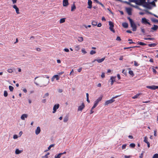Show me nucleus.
Here are the masks:
<instances>
[{
    "label": "nucleus",
    "mask_w": 158,
    "mask_h": 158,
    "mask_svg": "<svg viewBox=\"0 0 158 158\" xmlns=\"http://www.w3.org/2000/svg\"><path fill=\"white\" fill-rule=\"evenodd\" d=\"M131 157V156H127V155H125L124 156V158H130Z\"/></svg>",
    "instance_id": "nucleus-64"
},
{
    "label": "nucleus",
    "mask_w": 158,
    "mask_h": 158,
    "mask_svg": "<svg viewBox=\"0 0 158 158\" xmlns=\"http://www.w3.org/2000/svg\"><path fill=\"white\" fill-rule=\"evenodd\" d=\"M128 41H130V42L129 43V44H132V43H134L133 42H132V39H128Z\"/></svg>",
    "instance_id": "nucleus-51"
},
{
    "label": "nucleus",
    "mask_w": 158,
    "mask_h": 158,
    "mask_svg": "<svg viewBox=\"0 0 158 158\" xmlns=\"http://www.w3.org/2000/svg\"><path fill=\"white\" fill-rule=\"evenodd\" d=\"M122 26L124 27L125 28H127L128 27V24L126 22H124L123 23Z\"/></svg>",
    "instance_id": "nucleus-18"
},
{
    "label": "nucleus",
    "mask_w": 158,
    "mask_h": 158,
    "mask_svg": "<svg viewBox=\"0 0 158 158\" xmlns=\"http://www.w3.org/2000/svg\"><path fill=\"white\" fill-rule=\"evenodd\" d=\"M142 23H144L145 24H148L149 25H150V23L148 22V20H147L146 18H143L142 19Z\"/></svg>",
    "instance_id": "nucleus-9"
},
{
    "label": "nucleus",
    "mask_w": 158,
    "mask_h": 158,
    "mask_svg": "<svg viewBox=\"0 0 158 158\" xmlns=\"http://www.w3.org/2000/svg\"><path fill=\"white\" fill-rule=\"evenodd\" d=\"M8 96V93L5 90L4 92V96L5 97H6Z\"/></svg>",
    "instance_id": "nucleus-38"
},
{
    "label": "nucleus",
    "mask_w": 158,
    "mask_h": 158,
    "mask_svg": "<svg viewBox=\"0 0 158 158\" xmlns=\"http://www.w3.org/2000/svg\"><path fill=\"white\" fill-rule=\"evenodd\" d=\"M148 45L150 47H155L156 45V44L155 43H153L152 44H148Z\"/></svg>",
    "instance_id": "nucleus-21"
},
{
    "label": "nucleus",
    "mask_w": 158,
    "mask_h": 158,
    "mask_svg": "<svg viewBox=\"0 0 158 158\" xmlns=\"http://www.w3.org/2000/svg\"><path fill=\"white\" fill-rule=\"evenodd\" d=\"M46 101V99H44L42 100L41 102L43 103H45Z\"/></svg>",
    "instance_id": "nucleus-58"
},
{
    "label": "nucleus",
    "mask_w": 158,
    "mask_h": 158,
    "mask_svg": "<svg viewBox=\"0 0 158 158\" xmlns=\"http://www.w3.org/2000/svg\"><path fill=\"white\" fill-rule=\"evenodd\" d=\"M62 155V154L60 153H59L58 155H56L54 157V158H60L61 156Z\"/></svg>",
    "instance_id": "nucleus-24"
},
{
    "label": "nucleus",
    "mask_w": 158,
    "mask_h": 158,
    "mask_svg": "<svg viewBox=\"0 0 158 158\" xmlns=\"http://www.w3.org/2000/svg\"><path fill=\"white\" fill-rule=\"evenodd\" d=\"M143 10V11H145L146 12H147V13H148V14H150V15H153V13H151V12H150L148 11V10Z\"/></svg>",
    "instance_id": "nucleus-46"
},
{
    "label": "nucleus",
    "mask_w": 158,
    "mask_h": 158,
    "mask_svg": "<svg viewBox=\"0 0 158 158\" xmlns=\"http://www.w3.org/2000/svg\"><path fill=\"white\" fill-rule=\"evenodd\" d=\"M58 92L60 93H61L63 92V90L61 89H58Z\"/></svg>",
    "instance_id": "nucleus-57"
},
{
    "label": "nucleus",
    "mask_w": 158,
    "mask_h": 158,
    "mask_svg": "<svg viewBox=\"0 0 158 158\" xmlns=\"http://www.w3.org/2000/svg\"><path fill=\"white\" fill-rule=\"evenodd\" d=\"M88 5H91L92 4V2L91 0H88Z\"/></svg>",
    "instance_id": "nucleus-50"
},
{
    "label": "nucleus",
    "mask_w": 158,
    "mask_h": 158,
    "mask_svg": "<svg viewBox=\"0 0 158 158\" xmlns=\"http://www.w3.org/2000/svg\"><path fill=\"white\" fill-rule=\"evenodd\" d=\"M68 119L69 116L68 115H66L64 118L63 121L64 123H66L68 121Z\"/></svg>",
    "instance_id": "nucleus-22"
},
{
    "label": "nucleus",
    "mask_w": 158,
    "mask_h": 158,
    "mask_svg": "<svg viewBox=\"0 0 158 158\" xmlns=\"http://www.w3.org/2000/svg\"><path fill=\"white\" fill-rule=\"evenodd\" d=\"M105 59V57L104 58H102L100 59H97L96 61H97L99 63H101L103 62Z\"/></svg>",
    "instance_id": "nucleus-17"
},
{
    "label": "nucleus",
    "mask_w": 158,
    "mask_h": 158,
    "mask_svg": "<svg viewBox=\"0 0 158 158\" xmlns=\"http://www.w3.org/2000/svg\"><path fill=\"white\" fill-rule=\"evenodd\" d=\"M75 50L78 51L80 49V47L79 45H77L75 46Z\"/></svg>",
    "instance_id": "nucleus-35"
},
{
    "label": "nucleus",
    "mask_w": 158,
    "mask_h": 158,
    "mask_svg": "<svg viewBox=\"0 0 158 158\" xmlns=\"http://www.w3.org/2000/svg\"><path fill=\"white\" fill-rule=\"evenodd\" d=\"M126 11L128 15H131V9L130 8H127L126 9Z\"/></svg>",
    "instance_id": "nucleus-11"
},
{
    "label": "nucleus",
    "mask_w": 158,
    "mask_h": 158,
    "mask_svg": "<svg viewBox=\"0 0 158 158\" xmlns=\"http://www.w3.org/2000/svg\"><path fill=\"white\" fill-rule=\"evenodd\" d=\"M130 3L131 2H135L136 4L139 5H141L140 3L141 0H128Z\"/></svg>",
    "instance_id": "nucleus-4"
},
{
    "label": "nucleus",
    "mask_w": 158,
    "mask_h": 158,
    "mask_svg": "<svg viewBox=\"0 0 158 158\" xmlns=\"http://www.w3.org/2000/svg\"><path fill=\"white\" fill-rule=\"evenodd\" d=\"M40 131L41 130L40 127H38L35 131V134L36 135H38L40 133Z\"/></svg>",
    "instance_id": "nucleus-12"
},
{
    "label": "nucleus",
    "mask_w": 158,
    "mask_h": 158,
    "mask_svg": "<svg viewBox=\"0 0 158 158\" xmlns=\"http://www.w3.org/2000/svg\"><path fill=\"white\" fill-rule=\"evenodd\" d=\"M55 144H52L50 145L48 148V150H49L52 147H53L54 146Z\"/></svg>",
    "instance_id": "nucleus-44"
},
{
    "label": "nucleus",
    "mask_w": 158,
    "mask_h": 158,
    "mask_svg": "<svg viewBox=\"0 0 158 158\" xmlns=\"http://www.w3.org/2000/svg\"><path fill=\"white\" fill-rule=\"evenodd\" d=\"M140 3L141 4L140 5V6H142L147 9H151L152 8V6L150 5L149 2L145 1V0H141Z\"/></svg>",
    "instance_id": "nucleus-1"
},
{
    "label": "nucleus",
    "mask_w": 158,
    "mask_h": 158,
    "mask_svg": "<svg viewBox=\"0 0 158 158\" xmlns=\"http://www.w3.org/2000/svg\"><path fill=\"white\" fill-rule=\"evenodd\" d=\"M154 38H144V39L146 40H154Z\"/></svg>",
    "instance_id": "nucleus-28"
},
{
    "label": "nucleus",
    "mask_w": 158,
    "mask_h": 158,
    "mask_svg": "<svg viewBox=\"0 0 158 158\" xmlns=\"http://www.w3.org/2000/svg\"><path fill=\"white\" fill-rule=\"evenodd\" d=\"M115 101L114 99H113L112 98L106 101L105 103V105H107L110 104L112 103Z\"/></svg>",
    "instance_id": "nucleus-7"
},
{
    "label": "nucleus",
    "mask_w": 158,
    "mask_h": 158,
    "mask_svg": "<svg viewBox=\"0 0 158 158\" xmlns=\"http://www.w3.org/2000/svg\"><path fill=\"white\" fill-rule=\"evenodd\" d=\"M138 44H139L140 45L142 46H145L146 45V44L141 42L138 41L137 42Z\"/></svg>",
    "instance_id": "nucleus-23"
},
{
    "label": "nucleus",
    "mask_w": 158,
    "mask_h": 158,
    "mask_svg": "<svg viewBox=\"0 0 158 158\" xmlns=\"http://www.w3.org/2000/svg\"><path fill=\"white\" fill-rule=\"evenodd\" d=\"M129 146L130 148H133L135 147V144L134 143H131L130 144Z\"/></svg>",
    "instance_id": "nucleus-34"
},
{
    "label": "nucleus",
    "mask_w": 158,
    "mask_h": 158,
    "mask_svg": "<svg viewBox=\"0 0 158 158\" xmlns=\"http://www.w3.org/2000/svg\"><path fill=\"white\" fill-rule=\"evenodd\" d=\"M158 29V26L156 25H154L153 27L151 28V29L154 31H156Z\"/></svg>",
    "instance_id": "nucleus-16"
},
{
    "label": "nucleus",
    "mask_w": 158,
    "mask_h": 158,
    "mask_svg": "<svg viewBox=\"0 0 158 158\" xmlns=\"http://www.w3.org/2000/svg\"><path fill=\"white\" fill-rule=\"evenodd\" d=\"M9 88L10 91H13L14 88L12 86L10 85L9 86Z\"/></svg>",
    "instance_id": "nucleus-39"
},
{
    "label": "nucleus",
    "mask_w": 158,
    "mask_h": 158,
    "mask_svg": "<svg viewBox=\"0 0 158 158\" xmlns=\"http://www.w3.org/2000/svg\"><path fill=\"white\" fill-rule=\"evenodd\" d=\"M132 7H134L135 8H137L140 10H142L141 8H140L138 6H135L133 5Z\"/></svg>",
    "instance_id": "nucleus-37"
},
{
    "label": "nucleus",
    "mask_w": 158,
    "mask_h": 158,
    "mask_svg": "<svg viewBox=\"0 0 158 158\" xmlns=\"http://www.w3.org/2000/svg\"><path fill=\"white\" fill-rule=\"evenodd\" d=\"M28 115L26 114H23L22 115L21 118L23 120H25V118H27Z\"/></svg>",
    "instance_id": "nucleus-15"
},
{
    "label": "nucleus",
    "mask_w": 158,
    "mask_h": 158,
    "mask_svg": "<svg viewBox=\"0 0 158 158\" xmlns=\"http://www.w3.org/2000/svg\"><path fill=\"white\" fill-rule=\"evenodd\" d=\"M64 51L66 52H69V50L68 49L65 48L64 49Z\"/></svg>",
    "instance_id": "nucleus-61"
},
{
    "label": "nucleus",
    "mask_w": 158,
    "mask_h": 158,
    "mask_svg": "<svg viewBox=\"0 0 158 158\" xmlns=\"http://www.w3.org/2000/svg\"><path fill=\"white\" fill-rule=\"evenodd\" d=\"M129 73L132 76V77H133L134 76V74L133 73V71L132 70H129Z\"/></svg>",
    "instance_id": "nucleus-32"
},
{
    "label": "nucleus",
    "mask_w": 158,
    "mask_h": 158,
    "mask_svg": "<svg viewBox=\"0 0 158 158\" xmlns=\"http://www.w3.org/2000/svg\"><path fill=\"white\" fill-rule=\"evenodd\" d=\"M116 40H118V41H121V39L120 38V37L119 36H117V38H116Z\"/></svg>",
    "instance_id": "nucleus-52"
},
{
    "label": "nucleus",
    "mask_w": 158,
    "mask_h": 158,
    "mask_svg": "<svg viewBox=\"0 0 158 158\" xmlns=\"http://www.w3.org/2000/svg\"><path fill=\"white\" fill-rule=\"evenodd\" d=\"M140 95L139 94H136V95H134L133 97H132V98L133 99H135L137 98L139 95Z\"/></svg>",
    "instance_id": "nucleus-30"
},
{
    "label": "nucleus",
    "mask_w": 158,
    "mask_h": 158,
    "mask_svg": "<svg viewBox=\"0 0 158 158\" xmlns=\"http://www.w3.org/2000/svg\"><path fill=\"white\" fill-rule=\"evenodd\" d=\"M63 6H66L69 4L68 0H63Z\"/></svg>",
    "instance_id": "nucleus-13"
},
{
    "label": "nucleus",
    "mask_w": 158,
    "mask_h": 158,
    "mask_svg": "<svg viewBox=\"0 0 158 158\" xmlns=\"http://www.w3.org/2000/svg\"><path fill=\"white\" fill-rule=\"evenodd\" d=\"M78 40L79 42H81L83 40V38L82 37H79L78 38Z\"/></svg>",
    "instance_id": "nucleus-26"
},
{
    "label": "nucleus",
    "mask_w": 158,
    "mask_h": 158,
    "mask_svg": "<svg viewBox=\"0 0 158 158\" xmlns=\"http://www.w3.org/2000/svg\"><path fill=\"white\" fill-rule=\"evenodd\" d=\"M13 7L15 9L17 14H19V9L16 5H14Z\"/></svg>",
    "instance_id": "nucleus-14"
},
{
    "label": "nucleus",
    "mask_w": 158,
    "mask_h": 158,
    "mask_svg": "<svg viewBox=\"0 0 158 158\" xmlns=\"http://www.w3.org/2000/svg\"><path fill=\"white\" fill-rule=\"evenodd\" d=\"M148 137H146V136H145L144 138V140H143V141L144 142H145V143H148L149 142L148 141Z\"/></svg>",
    "instance_id": "nucleus-29"
},
{
    "label": "nucleus",
    "mask_w": 158,
    "mask_h": 158,
    "mask_svg": "<svg viewBox=\"0 0 158 158\" xmlns=\"http://www.w3.org/2000/svg\"><path fill=\"white\" fill-rule=\"evenodd\" d=\"M127 19L129 20L130 23L131 22L133 21L132 19H131L129 17H128L127 18Z\"/></svg>",
    "instance_id": "nucleus-63"
},
{
    "label": "nucleus",
    "mask_w": 158,
    "mask_h": 158,
    "mask_svg": "<svg viewBox=\"0 0 158 158\" xmlns=\"http://www.w3.org/2000/svg\"><path fill=\"white\" fill-rule=\"evenodd\" d=\"M81 52L84 54H85L87 53L85 51V49H82L81 50Z\"/></svg>",
    "instance_id": "nucleus-49"
},
{
    "label": "nucleus",
    "mask_w": 158,
    "mask_h": 158,
    "mask_svg": "<svg viewBox=\"0 0 158 158\" xmlns=\"http://www.w3.org/2000/svg\"><path fill=\"white\" fill-rule=\"evenodd\" d=\"M134 65L136 66H139V64L136 61H134Z\"/></svg>",
    "instance_id": "nucleus-54"
},
{
    "label": "nucleus",
    "mask_w": 158,
    "mask_h": 158,
    "mask_svg": "<svg viewBox=\"0 0 158 158\" xmlns=\"http://www.w3.org/2000/svg\"><path fill=\"white\" fill-rule=\"evenodd\" d=\"M7 71L9 73H12L13 72V70L11 69H9L7 70Z\"/></svg>",
    "instance_id": "nucleus-53"
},
{
    "label": "nucleus",
    "mask_w": 158,
    "mask_h": 158,
    "mask_svg": "<svg viewBox=\"0 0 158 158\" xmlns=\"http://www.w3.org/2000/svg\"><path fill=\"white\" fill-rule=\"evenodd\" d=\"M147 88L150 89L152 90H155L158 89V86L153 85L152 86H147Z\"/></svg>",
    "instance_id": "nucleus-5"
},
{
    "label": "nucleus",
    "mask_w": 158,
    "mask_h": 158,
    "mask_svg": "<svg viewBox=\"0 0 158 158\" xmlns=\"http://www.w3.org/2000/svg\"><path fill=\"white\" fill-rule=\"evenodd\" d=\"M89 64H90V65L89 66V67H87V69H89L90 67H92L93 66V64H91V63H89Z\"/></svg>",
    "instance_id": "nucleus-56"
},
{
    "label": "nucleus",
    "mask_w": 158,
    "mask_h": 158,
    "mask_svg": "<svg viewBox=\"0 0 158 158\" xmlns=\"http://www.w3.org/2000/svg\"><path fill=\"white\" fill-rule=\"evenodd\" d=\"M85 107L84 104L83 103L81 106H79L78 108L77 111H81Z\"/></svg>",
    "instance_id": "nucleus-8"
},
{
    "label": "nucleus",
    "mask_w": 158,
    "mask_h": 158,
    "mask_svg": "<svg viewBox=\"0 0 158 158\" xmlns=\"http://www.w3.org/2000/svg\"><path fill=\"white\" fill-rule=\"evenodd\" d=\"M126 146H127L126 144H123L122 146V149H125L126 148Z\"/></svg>",
    "instance_id": "nucleus-48"
},
{
    "label": "nucleus",
    "mask_w": 158,
    "mask_h": 158,
    "mask_svg": "<svg viewBox=\"0 0 158 158\" xmlns=\"http://www.w3.org/2000/svg\"><path fill=\"white\" fill-rule=\"evenodd\" d=\"M149 3L151 5H152L155 7L156 6V4L154 1H151L150 2H149Z\"/></svg>",
    "instance_id": "nucleus-25"
},
{
    "label": "nucleus",
    "mask_w": 158,
    "mask_h": 158,
    "mask_svg": "<svg viewBox=\"0 0 158 158\" xmlns=\"http://www.w3.org/2000/svg\"><path fill=\"white\" fill-rule=\"evenodd\" d=\"M116 77V76L113 77L112 76L110 78V80H111V85H112L113 84V83L115 81V79Z\"/></svg>",
    "instance_id": "nucleus-10"
},
{
    "label": "nucleus",
    "mask_w": 158,
    "mask_h": 158,
    "mask_svg": "<svg viewBox=\"0 0 158 158\" xmlns=\"http://www.w3.org/2000/svg\"><path fill=\"white\" fill-rule=\"evenodd\" d=\"M101 77L102 78H104L105 77V73H102Z\"/></svg>",
    "instance_id": "nucleus-59"
},
{
    "label": "nucleus",
    "mask_w": 158,
    "mask_h": 158,
    "mask_svg": "<svg viewBox=\"0 0 158 158\" xmlns=\"http://www.w3.org/2000/svg\"><path fill=\"white\" fill-rule=\"evenodd\" d=\"M49 94L48 93H47L44 94V95L43 96L42 98H46L47 97H48L49 96Z\"/></svg>",
    "instance_id": "nucleus-27"
},
{
    "label": "nucleus",
    "mask_w": 158,
    "mask_h": 158,
    "mask_svg": "<svg viewBox=\"0 0 158 158\" xmlns=\"http://www.w3.org/2000/svg\"><path fill=\"white\" fill-rule=\"evenodd\" d=\"M65 21V18H62L60 19V23H64Z\"/></svg>",
    "instance_id": "nucleus-33"
},
{
    "label": "nucleus",
    "mask_w": 158,
    "mask_h": 158,
    "mask_svg": "<svg viewBox=\"0 0 158 158\" xmlns=\"http://www.w3.org/2000/svg\"><path fill=\"white\" fill-rule=\"evenodd\" d=\"M109 25L110 26L109 29L110 30L113 32L114 33L115 32V31L113 29V27H114V23L111 22V21H109Z\"/></svg>",
    "instance_id": "nucleus-3"
},
{
    "label": "nucleus",
    "mask_w": 158,
    "mask_h": 158,
    "mask_svg": "<svg viewBox=\"0 0 158 158\" xmlns=\"http://www.w3.org/2000/svg\"><path fill=\"white\" fill-rule=\"evenodd\" d=\"M152 21L154 23H158V19H156L154 18H152L151 19Z\"/></svg>",
    "instance_id": "nucleus-20"
},
{
    "label": "nucleus",
    "mask_w": 158,
    "mask_h": 158,
    "mask_svg": "<svg viewBox=\"0 0 158 158\" xmlns=\"http://www.w3.org/2000/svg\"><path fill=\"white\" fill-rule=\"evenodd\" d=\"M60 105L59 104H55L53 107V111L52 113H55L56 110L59 108Z\"/></svg>",
    "instance_id": "nucleus-6"
},
{
    "label": "nucleus",
    "mask_w": 158,
    "mask_h": 158,
    "mask_svg": "<svg viewBox=\"0 0 158 158\" xmlns=\"http://www.w3.org/2000/svg\"><path fill=\"white\" fill-rule=\"evenodd\" d=\"M144 152V151L142 152V153L140 154V155L139 156L140 158H143V153Z\"/></svg>",
    "instance_id": "nucleus-47"
},
{
    "label": "nucleus",
    "mask_w": 158,
    "mask_h": 158,
    "mask_svg": "<svg viewBox=\"0 0 158 158\" xmlns=\"http://www.w3.org/2000/svg\"><path fill=\"white\" fill-rule=\"evenodd\" d=\"M131 27L132 28V30L133 31L136 30L137 26L133 21L130 23Z\"/></svg>",
    "instance_id": "nucleus-2"
},
{
    "label": "nucleus",
    "mask_w": 158,
    "mask_h": 158,
    "mask_svg": "<svg viewBox=\"0 0 158 158\" xmlns=\"http://www.w3.org/2000/svg\"><path fill=\"white\" fill-rule=\"evenodd\" d=\"M18 136L17 135H14L13 136V138L14 139H17L18 138Z\"/></svg>",
    "instance_id": "nucleus-60"
},
{
    "label": "nucleus",
    "mask_w": 158,
    "mask_h": 158,
    "mask_svg": "<svg viewBox=\"0 0 158 158\" xmlns=\"http://www.w3.org/2000/svg\"><path fill=\"white\" fill-rule=\"evenodd\" d=\"M54 77H55V78H56V80H59V76L58 75H55L54 76Z\"/></svg>",
    "instance_id": "nucleus-43"
},
{
    "label": "nucleus",
    "mask_w": 158,
    "mask_h": 158,
    "mask_svg": "<svg viewBox=\"0 0 158 158\" xmlns=\"http://www.w3.org/2000/svg\"><path fill=\"white\" fill-rule=\"evenodd\" d=\"M92 24L94 26H96L97 25V22L94 21H93L92 22Z\"/></svg>",
    "instance_id": "nucleus-31"
},
{
    "label": "nucleus",
    "mask_w": 158,
    "mask_h": 158,
    "mask_svg": "<svg viewBox=\"0 0 158 158\" xmlns=\"http://www.w3.org/2000/svg\"><path fill=\"white\" fill-rule=\"evenodd\" d=\"M123 2L124 3H126V4H127L128 5H130V6H132L133 5L131 4L129 2H127V1H123Z\"/></svg>",
    "instance_id": "nucleus-42"
},
{
    "label": "nucleus",
    "mask_w": 158,
    "mask_h": 158,
    "mask_svg": "<svg viewBox=\"0 0 158 158\" xmlns=\"http://www.w3.org/2000/svg\"><path fill=\"white\" fill-rule=\"evenodd\" d=\"M152 158H158V154H155L153 156Z\"/></svg>",
    "instance_id": "nucleus-45"
},
{
    "label": "nucleus",
    "mask_w": 158,
    "mask_h": 158,
    "mask_svg": "<svg viewBox=\"0 0 158 158\" xmlns=\"http://www.w3.org/2000/svg\"><path fill=\"white\" fill-rule=\"evenodd\" d=\"M50 154V153L49 152H48L46 155H45L44 156V157L45 158H47L48 157V155H49Z\"/></svg>",
    "instance_id": "nucleus-62"
},
{
    "label": "nucleus",
    "mask_w": 158,
    "mask_h": 158,
    "mask_svg": "<svg viewBox=\"0 0 158 158\" xmlns=\"http://www.w3.org/2000/svg\"><path fill=\"white\" fill-rule=\"evenodd\" d=\"M102 99V97H100L98 98L96 100L98 102H100Z\"/></svg>",
    "instance_id": "nucleus-40"
},
{
    "label": "nucleus",
    "mask_w": 158,
    "mask_h": 158,
    "mask_svg": "<svg viewBox=\"0 0 158 158\" xmlns=\"http://www.w3.org/2000/svg\"><path fill=\"white\" fill-rule=\"evenodd\" d=\"M141 31L143 33H145V30H144V29L142 27H141Z\"/></svg>",
    "instance_id": "nucleus-55"
},
{
    "label": "nucleus",
    "mask_w": 158,
    "mask_h": 158,
    "mask_svg": "<svg viewBox=\"0 0 158 158\" xmlns=\"http://www.w3.org/2000/svg\"><path fill=\"white\" fill-rule=\"evenodd\" d=\"M96 52L95 51L92 50L90 51V54L91 55H93L96 53Z\"/></svg>",
    "instance_id": "nucleus-41"
},
{
    "label": "nucleus",
    "mask_w": 158,
    "mask_h": 158,
    "mask_svg": "<svg viewBox=\"0 0 158 158\" xmlns=\"http://www.w3.org/2000/svg\"><path fill=\"white\" fill-rule=\"evenodd\" d=\"M22 151V150H19V149H17L15 150V153L16 154H19L21 153Z\"/></svg>",
    "instance_id": "nucleus-19"
},
{
    "label": "nucleus",
    "mask_w": 158,
    "mask_h": 158,
    "mask_svg": "<svg viewBox=\"0 0 158 158\" xmlns=\"http://www.w3.org/2000/svg\"><path fill=\"white\" fill-rule=\"evenodd\" d=\"M76 6L74 4L71 6V11H73L74 9H76Z\"/></svg>",
    "instance_id": "nucleus-36"
}]
</instances>
